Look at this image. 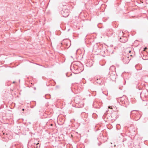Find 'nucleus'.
Instances as JSON below:
<instances>
[{"mask_svg": "<svg viewBox=\"0 0 148 148\" xmlns=\"http://www.w3.org/2000/svg\"><path fill=\"white\" fill-rule=\"evenodd\" d=\"M69 15V11L68 9H66L64 12L63 16L64 17H67Z\"/></svg>", "mask_w": 148, "mask_h": 148, "instance_id": "obj_1", "label": "nucleus"}, {"mask_svg": "<svg viewBox=\"0 0 148 148\" xmlns=\"http://www.w3.org/2000/svg\"><path fill=\"white\" fill-rule=\"evenodd\" d=\"M108 108L111 109H112V108L111 107V106H109Z\"/></svg>", "mask_w": 148, "mask_h": 148, "instance_id": "obj_2", "label": "nucleus"}, {"mask_svg": "<svg viewBox=\"0 0 148 148\" xmlns=\"http://www.w3.org/2000/svg\"><path fill=\"white\" fill-rule=\"evenodd\" d=\"M147 49V47H145V48H144V50H143V51H145L146 49Z\"/></svg>", "mask_w": 148, "mask_h": 148, "instance_id": "obj_3", "label": "nucleus"}, {"mask_svg": "<svg viewBox=\"0 0 148 148\" xmlns=\"http://www.w3.org/2000/svg\"><path fill=\"white\" fill-rule=\"evenodd\" d=\"M24 109H22V110H23V111H24Z\"/></svg>", "mask_w": 148, "mask_h": 148, "instance_id": "obj_4", "label": "nucleus"}, {"mask_svg": "<svg viewBox=\"0 0 148 148\" xmlns=\"http://www.w3.org/2000/svg\"><path fill=\"white\" fill-rule=\"evenodd\" d=\"M38 144H39V143H38L36 144L37 145H38Z\"/></svg>", "mask_w": 148, "mask_h": 148, "instance_id": "obj_5", "label": "nucleus"}, {"mask_svg": "<svg viewBox=\"0 0 148 148\" xmlns=\"http://www.w3.org/2000/svg\"><path fill=\"white\" fill-rule=\"evenodd\" d=\"M129 53H130L131 52V51H129Z\"/></svg>", "mask_w": 148, "mask_h": 148, "instance_id": "obj_6", "label": "nucleus"}]
</instances>
